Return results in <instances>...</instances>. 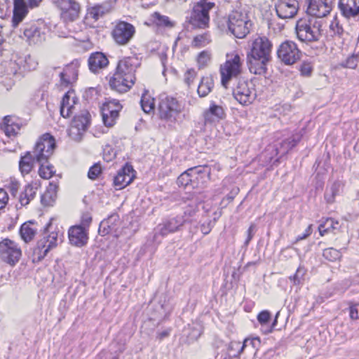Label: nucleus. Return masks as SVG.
I'll return each mask as SVG.
<instances>
[{
	"mask_svg": "<svg viewBox=\"0 0 359 359\" xmlns=\"http://www.w3.org/2000/svg\"><path fill=\"white\" fill-rule=\"evenodd\" d=\"M137 65L136 57H127L119 60L116 72L109 80L111 89L121 93L128 91L135 83Z\"/></svg>",
	"mask_w": 359,
	"mask_h": 359,
	"instance_id": "1",
	"label": "nucleus"
},
{
	"mask_svg": "<svg viewBox=\"0 0 359 359\" xmlns=\"http://www.w3.org/2000/svg\"><path fill=\"white\" fill-rule=\"evenodd\" d=\"M56 147L55 140L49 133L43 134L36 143L34 148V157L40 164L39 174L43 179H49L53 176V167L44 165L48 158L53 154Z\"/></svg>",
	"mask_w": 359,
	"mask_h": 359,
	"instance_id": "2",
	"label": "nucleus"
},
{
	"mask_svg": "<svg viewBox=\"0 0 359 359\" xmlns=\"http://www.w3.org/2000/svg\"><path fill=\"white\" fill-rule=\"evenodd\" d=\"M51 218L44 228V236L38 241L33 250L32 260L34 262H41L48 252L57 245L58 232L52 229Z\"/></svg>",
	"mask_w": 359,
	"mask_h": 359,
	"instance_id": "3",
	"label": "nucleus"
},
{
	"mask_svg": "<svg viewBox=\"0 0 359 359\" xmlns=\"http://www.w3.org/2000/svg\"><path fill=\"white\" fill-rule=\"evenodd\" d=\"M215 13H216L215 3L208 0H200L193 7L189 22H209Z\"/></svg>",
	"mask_w": 359,
	"mask_h": 359,
	"instance_id": "4",
	"label": "nucleus"
},
{
	"mask_svg": "<svg viewBox=\"0 0 359 359\" xmlns=\"http://www.w3.org/2000/svg\"><path fill=\"white\" fill-rule=\"evenodd\" d=\"M233 95L235 99L242 105H249L257 97L255 85L251 81L240 79L233 89Z\"/></svg>",
	"mask_w": 359,
	"mask_h": 359,
	"instance_id": "5",
	"label": "nucleus"
},
{
	"mask_svg": "<svg viewBox=\"0 0 359 359\" xmlns=\"http://www.w3.org/2000/svg\"><path fill=\"white\" fill-rule=\"evenodd\" d=\"M182 111V106L174 97L162 99L158 105L159 116L161 119L174 122Z\"/></svg>",
	"mask_w": 359,
	"mask_h": 359,
	"instance_id": "6",
	"label": "nucleus"
},
{
	"mask_svg": "<svg viewBox=\"0 0 359 359\" xmlns=\"http://www.w3.org/2000/svg\"><path fill=\"white\" fill-rule=\"evenodd\" d=\"M241 60L238 54L226 61L220 67L221 83L225 88L233 77L238 76L241 72Z\"/></svg>",
	"mask_w": 359,
	"mask_h": 359,
	"instance_id": "7",
	"label": "nucleus"
},
{
	"mask_svg": "<svg viewBox=\"0 0 359 359\" xmlns=\"http://www.w3.org/2000/svg\"><path fill=\"white\" fill-rule=\"evenodd\" d=\"M278 59L286 65H291L301 58L302 52L292 41L283 42L277 50Z\"/></svg>",
	"mask_w": 359,
	"mask_h": 359,
	"instance_id": "8",
	"label": "nucleus"
},
{
	"mask_svg": "<svg viewBox=\"0 0 359 359\" xmlns=\"http://www.w3.org/2000/svg\"><path fill=\"white\" fill-rule=\"evenodd\" d=\"M22 252L14 241L5 238L0 242V258L10 265L15 264L20 259Z\"/></svg>",
	"mask_w": 359,
	"mask_h": 359,
	"instance_id": "9",
	"label": "nucleus"
},
{
	"mask_svg": "<svg viewBox=\"0 0 359 359\" xmlns=\"http://www.w3.org/2000/svg\"><path fill=\"white\" fill-rule=\"evenodd\" d=\"M90 114L87 111H83L80 114L74 117L71 127L69 130V135L76 141H80L83 133L88 129L90 123Z\"/></svg>",
	"mask_w": 359,
	"mask_h": 359,
	"instance_id": "10",
	"label": "nucleus"
},
{
	"mask_svg": "<svg viewBox=\"0 0 359 359\" xmlns=\"http://www.w3.org/2000/svg\"><path fill=\"white\" fill-rule=\"evenodd\" d=\"M121 109V104L116 100H109L103 104L101 108V113L105 126L112 127L115 124Z\"/></svg>",
	"mask_w": 359,
	"mask_h": 359,
	"instance_id": "11",
	"label": "nucleus"
},
{
	"mask_svg": "<svg viewBox=\"0 0 359 359\" xmlns=\"http://www.w3.org/2000/svg\"><path fill=\"white\" fill-rule=\"evenodd\" d=\"M271 48L272 43L266 37H258L252 42L250 50L247 55L271 59Z\"/></svg>",
	"mask_w": 359,
	"mask_h": 359,
	"instance_id": "12",
	"label": "nucleus"
},
{
	"mask_svg": "<svg viewBox=\"0 0 359 359\" xmlns=\"http://www.w3.org/2000/svg\"><path fill=\"white\" fill-rule=\"evenodd\" d=\"M135 28L132 24H116L112 31V36L116 43L127 44L133 37Z\"/></svg>",
	"mask_w": 359,
	"mask_h": 359,
	"instance_id": "13",
	"label": "nucleus"
},
{
	"mask_svg": "<svg viewBox=\"0 0 359 359\" xmlns=\"http://www.w3.org/2000/svg\"><path fill=\"white\" fill-rule=\"evenodd\" d=\"M54 2L62 11V18L65 21H74L79 15L80 6L73 0H55Z\"/></svg>",
	"mask_w": 359,
	"mask_h": 359,
	"instance_id": "14",
	"label": "nucleus"
},
{
	"mask_svg": "<svg viewBox=\"0 0 359 359\" xmlns=\"http://www.w3.org/2000/svg\"><path fill=\"white\" fill-rule=\"evenodd\" d=\"M187 222V219L177 215L175 217L170 218L159 224L156 228L157 233L162 236L180 230L183 224Z\"/></svg>",
	"mask_w": 359,
	"mask_h": 359,
	"instance_id": "15",
	"label": "nucleus"
},
{
	"mask_svg": "<svg viewBox=\"0 0 359 359\" xmlns=\"http://www.w3.org/2000/svg\"><path fill=\"white\" fill-rule=\"evenodd\" d=\"M88 231L81 225L71 226L68 231L69 243L79 248L86 245L88 240Z\"/></svg>",
	"mask_w": 359,
	"mask_h": 359,
	"instance_id": "16",
	"label": "nucleus"
},
{
	"mask_svg": "<svg viewBox=\"0 0 359 359\" xmlns=\"http://www.w3.org/2000/svg\"><path fill=\"white\" fill-rule=\"evenodd\" d=\"M333 0H310L307 12L316 18H323L332 10Z\"/></svg>",
	"mask_w": 359,
	"mask_h": 359,
	"instance_id": "17",
	"label": "nucleus"
},
{
	"mask_svg": "<svg viewBox=\"0 0 359 359\" xmlns=\"http://www.w3.org/2000/svg\"><path fill=\"white\" fill-rule=\"evenodd\" d=\"M115 1H107L101 4H97L87 9L86 19L97 21L105 15L109 13L114 8Z\"/></svg>",
	"mask_w": 359,
	"mask_h": 359,
	"instance_id": "18",
	"label": "nucleus"
},
{
	"mask_svg": "<svg viewBox=\"0 0 359 359\" xmlns=\"http://www.w3.org/2000/svg\"><path fill=\"white\" fill-rule=\"evenodd\" d=\"M296 33L298 39L302 41H317L320 36V29L316 24H296Z\"/></svg>",
	"mask_w": 359,
	"mask_h": 359,
	"instance_id": "19",
	"label": "nucleus"
},
{
	"mask_svg": "<svg viewBox=\"0 0 359 359\" xmlns=\"http://www.w3.org/2000/svg\"><path fill=\"white\" fill-rule=\"evenodd\" d=\"M135 177L132 165L126 164L118 170L114 178V184L117 189H121L130 184Z\"/></svg>",
	"mask_w": 359,
	"mask_h": 359,
	"instance_id": "20",
	"label": "nucleus"
},
{
	"mask_svg": "<svg viewBox=\"0 0 359 359\" xmlns=\"http://www.w3.org/2000/svg\"><path fill=\"white\" fill-rule=\"evenodd\" d=\"M22 126V121L17 117L6 116L3 119L1 128L8 137H15Z\"/></svg>",
	"mask_w": 359,
	"mask_h": 359,
	"instance_id": "21",
	"label": "nucleus"
},
{
	"mask_svg": "<svg viewBox=\"0 0 359 359\" xmlns=\"http://www.w3.org/2000/svg\"><path fill=\"white\" fill-rule=\"evenodd\" d=\"M203 115L205 123H211L224 118L226 113L223 107L211 102L209 108L204 111Z\"/></svg>",
	"mask_w": 359,
	"mask_h": 359,
	"instance_id": "22",
	"label": "nucleus"
},
{
	"mask_svg": "<svg viewBox=\"0 0 359 359\" xmlns=\"http://www.w3.org/2000/svg\"><path fill=\"white\" fill-rule=\"evenodd\" d=\"M189 169L196 170V172L191 173V189L199 187L203 184L210 175V169L207 165H198L190 168Z\"/></svg>",
	"mask_w": 359,
	"mask_h": 359,
	"instance_id": "23",
	"label": "nucleus"
},
{
	"mask_svg": "<svg viewBox=\"0 0 359 359\" xmlns=\"http://www.w3.org/2000/svg\"><path fill=\"white\" fill-rule=\"evenodd\" d=\"M297 1H285L276 6V13L280 18L290 19L297 14Z\"/></svg>",
	"mask_w": 359,
	"mask_h": 359,
	"instance_id": "24",
	"label": "nucleus"
},
{
	"mask_svg": "<svg viewBox=\"0 0 359 359\" xmlns=\"http://www.w3.org/2000/svg\"><path fill=\"white\" fill-rule=\"evenodd\" d=\"M271 59L247 55L249 70L254 74L262 75L266 72V65Z\"/></svg>",
	"mask_w": 359,
	"mask_h": 359,
	"instance_id": "25",
	"label": "nucleus"
},
{
	"mask_svg": "<svg viewBox=\"0 0 359 359\" xmlns=\"http://www.w3.org/2000/svg\"><path fill=\"white\" fill-rule=\"evenodd\" d=\"M88 67L93 73H97L100 70L107 67L109 60L107 56L101 52L92 53L88 58Z\"/></svg>",
	"mask_w": 359,
	"mask_h": 359,
	"instance_id": "26",
	"label": "nucleus"
},
{
	"mask_svg": "<svg viewBox=\"0 0 359 359\" xmlns=\"http://www.w3.org/2000/svg\"><path fill=\"white\" fill-rule=\"evenodd\" d=\"M78 24H48V28L59 37L72 36L80 28H76Z\"/></svg>",
	"mask_w": 359,
	"mask_h": 359,
	"instance_id": "27",
	"label": "nucleus"
},
{
	"mask_svg": "<svg viewBox=\"0 0 359 359\" xmlns=\"http://www.w3.org/2000/svg\"><path fill=\"white\" fill-rule=\"evenodd\" d=\"M339 6L343 15L348 19L359 14V0H339Z\"/></svg>",
	"mask_w": 359,
	"mask_h": 359,
	"instance_id": "28",
	"label": "nucleus"
},
{
	"mask_svg": "<svg viewBox=\"0 0 359 359\" xmlns=\"http://www.w3.org/2000/svg\"><path fill=\"white\" fill-rule=\"evenodd\" d=\"M74 98L73 91H68L63 96L60 104V114L62 117L68 118L73 114L74 105L76 103Z\"/></svg>",
	"mask_w": 359,
	"mask_h": 359,
	"instance_id": "29",
	"label": "nucleus"
},
{
	"mask_svg": "<svg viewBox=\"0 0 359 359\" xmlns=\"http://www.w3.org/2000/svg\"><path fill=\"white\" fill-rule=\"evenodd\" d=\"M29 27L24 29V35L29 43H38L45 39L44 34L34 24H28Z\"/></svg>",
	"mask_w": 359,
	"mask_h": 359,
	"instance_id": "30",
	"label": "nucleus"
},
{
	"mask_svg": "<svg viewBox=\"0 0 359 359\" xmlns=\"http://www.w3.org/2000/svg\"><path fill=\"white\" fill-rule=\"evenodd\" d=\"M36 162L34 157V151L32 154L30 151H27L25 156H22L19 161V169L21 173L25 175L30 172L34 167V163Z\"/></svg>",
	"mask_w": 359,
	"mask_h": 359,
	"instance_id": "31",
	"label": "nucleus"
},
{
	"mask_svg": "<svg viewBox=\"0 0 359 359\" xmlns=\"http://www.w3.org/2000/svg\"><path fill=\"white\" fill-rule=\"evenodd\" d=\"M35 223L33 221H28L22 224L20 229V234L25 243H29L35 236L37 228L34 226Z\"/></svg>",
	"mask_w": 359,
	"mask_h": 359,
	"instance_id": "32",
	"label": "nucleus"
},
{
	"mask_svg": "<svg viewBox=\"0 0 359 359\" xmlns=\"http://www.w3.org/2000/svg\"><path fill=\"white\" fill-rule=\"evenodd\" d=\"M27 13V6L24 0H14L13 22H20Z\"/></svg>",
	"mask_w": 359,
	"mask_h": 359,
	"instance_id": "33",
	"label": "nucleus"
},
{
	"mask_svg": "<svg viewBox=\"0 0 359 359\" xmlns=\"http://www.w3.org/2000/svg\"><path fill=\"white\" fill-rule=\"evenodd\" d=\"M214 87V80L212 76H205L201 78L198 84L197 93L200 97H206Z\"/></svg>",
	"mask_w": 359,
	"mask_h": 359,
	"instance_id": "34",
	"label": "nucleus"
},
{
	"mask_svg": "<svg viewBox=\"0 0 359 359\" xmlns=\"http://www.w3.org/2000/svg\"><path fill=\"white\" fill-rule=\"evenodd\" d=\"M249 344L254 346V340L246 339L243 344L239 341H231L228 346V354L230 357H238L243 351L244 348Z\"/></svg>",
	"mask_w": 359,
	"mask_h": 359,
	"instance_id": "35",
	"label": "nucleus"
},
{
	"mask_svg": "<svg viewBox=\"0 0 359 359\" xmlns=\"http://www.w3.org/2000/svg\"><path fill=\"white\" fill-rule=\"evenodd\" d=\"M20 67L22 69L23 72H30L35 70L39 65V62L37 58L31 55L30 54L26 55L25 56L18 55V61Z\"/></svg>",
	"mask_w": 359,
	"mask_h": 359,
	"instance_id": "36",
	"label": "nucleus"
},
{
	"mask_svg": "<svg viewBox=\"0 0 359 359\" xmlns=\"http://www.w3.org/2000/svg\"><path fill=\"white\" fill-rule=\"evenodd\" d=\"M36 190L37 187H34L32 184L26 185L18 196V201L20 205L22 206L28 205L34 198Z\"/></svg>",
	"mask_w": 359,
	"mask_h": 359,
	"instance_id": "37",
	"label": "nucleus"
},
{
	"mask_svg": "<svg viewBox=\"0 0 359 359\" xmlns=\"http://www.w3.org/2000/svg\"><path fill=\"white\" fill-rule=\"evenodd\" d=\"M184 334L187 338V343L196 341L202 334V327L198 324L188 325L184 330Z\"/></svg>",
	"mask_w": 359,
	"mask_h": 359,
	"instance_id": "38",
	"label": "nucleus"
},
{
	"mask_svg": "<svg viewBox=\"0 0 359 359\" xmlns=\"http://www.w3.org/2000/svg\"><path fill=\"white\" fill-rule=\"evenodd\" d=\"M229 31L236 38L243 39L250 32L248 24H226Z\"/></svg>",
	"mask_w": 359,
	"mask_h": 359,
	"instance_id": "39",
	"label": "nucleus"
},
{
	"mask_svg": "<svg viewBox=\"0 0 359 359\" xmlns=\"http://www.w3.org/2000/svg\"><path fill=\"white\" fill-rule=\"evenodd\" d=\"M57 186L53 182H50L46 191L41 195V201L44 205H51L56 196Z\"/></svg>",
	"mask_w": 359,
	"mask_h": 359,
	"instance_id": "40",
	"label": "nucleus"
},
{
	"mask_svg": "<svg viewBox=\"0 0 359 359\" xmlns=\"http://www.w3.org/2000/svg\"><path fill=\"white\" fill-rule=\"evenodd\" d=\"M341 183L339 181L334 182L330 187L326 188L324 198L327 203H332L335 197L339 194Z\"/></svg>",
	"mask_w": 359,
	"mask_h": 359,
	"instance_id": "41",
	"label": "nucleus"
},
{
	"mask_svg": "<svg viewBox=\"0 0 359 359\" xmlns=\"http://www.w3.org/2000/svg\"><path fill=\"white\" fill-rule=\"evenodd\" d=\"M18 55H13L12 58L8 61L6 65V72L8 75H16L23 72L21 65L18 62Z\"/></svg>",
	"mask_w": 359,
	"mask_h": 359,
	"instance_id": "42",
	"label": "nucleus"
},
{
	"mask_svg": "<svg viewBox=\"0 0 359 359\" xmlns=\"http://www.w3.org/2000/svg\"><path fill=\"white\" fill-rule=\"evenodd\" d=\"M338 226L339 222L337 221L334 220L332 218H327L319 225V233L320 236H324L327 232L337 229Z\"/></svg>",
	"mask_w": 359,
	"mask_h": 359,
	"instance_id": "43",
	"label": "nucleus"
},
{
	"mask_svg": "<svg viewBox=\"0 0 359 359\" xmlns=\"http://www.w3.org/2000/svg\"><path fill=\"white\" fill-rule=\"evenodd\" d=\"M196 172V170L187 169L186 171L182 172L177 180V184L179 187H183L184 188H191V173Z\"/></svg>",
	"mask_w": 359,
	"mask_h": 359,
	"instance_id": "44",
	"label": "nucleus"
},
{
	"mask_svg": "<svg viewBox=\"0 0 359 359\" xmlns=\"http://www.w3.org/2000/svg\"><path fill=\"white\" fill-rule=\"evenodd\" d=\"M248 15L242 10H234L229 15L228 22H249Z\"/></svg>",
	"mask_w": 359,
	"mask_h": 359,
	"instance_id": "45",
	"label": "nucleus"
},
{
	"mask_svg": "<svg viewBox=\"0 0 359 359\" xmlns=\"http://www.w3.org/2000/svg\"><path fill=\"white\" fill-rule=\"evenodd\" d=\"M189 201V202L187 205L183 208L184 215H180V217H184V218L187 219V221L189 217H192L196 213L198 209V203L196 198H192Z\"/></svg>",
	"mask_w": 359,
	"mask_h": 359,
	"instance_id": "46",
	"label": "nucleus"
},
{
	"mask_svg": "<svg viewBox=\"0 0 359 359\" xmlns=\"http://www.w3.org/2000/svg\"><path fill=\"white\" fill-rule=\"evenodd\" d=\"M359 62V54L353 53L349 55L345 60L339 63V65L344 68L355 69Z\"/></svg>",
	"mask_w": 359,
	"mask_h": 359,
	"instance_id": "47",
	"label": "nucleus"
},
{
	"mask_svg": "<svg viewBox=\"0 0 359 359\" xmlns=\"http://www.w3.org/2000/svg\"><path fill=\"white\" fill-rule=\"evenodd\" d=\"M140 104L142 110L147 114L154 109V100L147 94L142 95Z\"/></svg>",
	"mask_w": 359,
	"mask_h": 359,
	"instance_id": "48",
	"label": "nucleus"
},
{
	"mask_svg": "<svg viewBox=\"0 0 359 359\" xmlns=\"http://www.w3.org/2000/svg\"><path fill=\"white\" fill-rule=\"evenodd\" d=\"M211 60V53L209 50H203L197 57V64L199 69L205 67Z\"/></svg>",
	"mask_w": 359,
	"mask_h": 359,
	"instance_id": "49",
	"label": "nucleus"
},
{
	"mask_svg": "<svg viewBox=\"0 0 359 359\" xmlns=\"http://www.w3.org/2000/svg\"><path fill=\"white\" fill-rule=\"evenodd\" d=\"M323 255L325 259L330 262H334L341 257V253L339 250L335 248H328L323 250Z\"/></svg>",
	"mask_w": 359,
	"mask_h": 359,
	"instance_id": "50",
	"label": "nucleus"
},
{
	"mask_svg": "<svg viewBox=\"0 0 359 359\" xmlns=\"http://www.w3.org/2000/svg\"><path fill=\"white\" fill-rule=\"evenodd\" d=\"M306 270L304 267L299 266L296 273L293 275L289 277L290 281L293 283L294 285H299L302 283L304 280V277L306 274Z\"/></svg>",
	"mask_w": 359,
	"mask_h": 359,
	"instance_id": "51",
	"label": "nucleus"
},
{
	"mask_svg": "<svg viewBox=\"0 0 359 359\" xmlns=\"http://www.w3.org/2000/svg\"><path fill=\"white\" fill-rule=\"evenodd\" d=\"M300 137L299 135H293L288 139L285 140L281 143V147L283 149V152H287L288 150L292 149L299 142Z\"/></svg>",
	"mask_w": 359,
	"mask_h": 359,
	"instance_id": "52",
	"label": "nucleus"
},
{
	"mask_svg": "<svg viewBox=\"0 0 359 359\" xmlns=\"http://www.w3.org/2000/svg\"><path fill=\"white\" fill-rule=\"evenodd\" d=\"M210 41L209 36L207 34L198 35L194 38L192 45L195 47H203Z\"/></svg>",
	"mask_w": 359,
	"mask_h": 359,
	"instance_id": "53",
	"label": "nucleus"
},
{
	"mask_svg": "<svg viewBox=\"0 0 359 359\" xmlns=\"http://www.w3.org/2000/svg\"><path fill=\"white\" fill-rule=\"evenodd\" d=\"M119 223V216L117 214H112L109 216L107 219L102 220V226H109V224L114 229V231L116 230V226Z\"/></svg>",
	"mask_w": 359,
	"mask_h": 359,
	"instance_id": "54",
	"label": "nucleus"
},
{
	"mask_svg": "<svg viewBox=\"0 0 359 359\" xmlns=\"http://www.w3.org/2000/svg\"><path fill=\"white\" fill-rule=\"evenodd\" d=\"M301 74L304 76H311L313 71V66L311 62L304 61L299 66Z\"/></svg>",
	"mask_w": 359,
	"mask_h": 359,
	"instance_id": "55",
	"label": "nucleus"
},
{
	"mask_svg": "<svg viewBox=\"0 0 359 359\" xmlns=\"http://www.w3.org/2000/svg\"><path fill=\"white\" fill-rule=\"evenodd\" d=\"M101 167L100 164L95 163L88 170V177L90 180H95L98 175L101 173Z\"/></svg>",
	"mask_w": 359,
	"mask_h": 359,
	"instance_id": "56",
	"label": "nucleus"
},
{
	"mask_svg": "<svg viewBox=\"0 0 359 359\" xmlns=\"http://www.w3.org/2000/svg\"><path fill=\"white\" fill-rule=\"evenodd\" d=\"M271 318V313L269 311H261L257 316V320L261 325H266Z\"/></svg>",
	"mask_w": 359,
	"mask_h": 359,
	"instance_id": "57",
	"label": "nucleus"
},
{
	"mask_svg": "<svg viewBox=\"0 0 359 359\" xmlns=\"http://www.w3.org/2000/svg\"><path fill=\"white\" fill-rule=\"evenodd\" d=\"M196 73L194 69H189L184 74V82L190 86L193 83L194 78L196 77Z\"/></svg>",
	"mask_w": 359,
	"mask_h": 359,
	"instance_id": "58",
	"label": "nucleus"
},
{
	"mask_svg": "<svg viewBox=\"0 0 359 359\" xmlns=\"http://www.w3.org/2000/svg\"><path fill=\"white\" fill-rule=\"evenodd\" d=\"M8 201V195L7 192L3 189H0V210L6 205Z\"/></svg>",
	"mask_w": 359,
	"mask_h": 359,
	"instance_id": "59",
	"label": "nucleus"
},
{
	"mask_svg": "<svg viewBox=\"0 0 359 359\" xmlns=\"http://www.w3.org/2000/svg\"><path fill=\"white\" fill-rule=\"evenodd\" d=\"M92 222V217L88 212L83 213L81 217V224L87 229Z\"/></svg>",
	"mask_w": 359,
	"mask_h": 359,
	"instance_id": "60",
	"label": "nucleus"
},
{
	"mask_svg": "<svg viewBox=\"0 0 359 359\" xmlns=\"http://www.w3.org/2000/svg\"><path fill=\"white\" fill-rule=\"evenodd\" d=\"M255 224H251V225L249 226L248 231H247V234H248V236H247V238L245 241V245L247 246L248 245L249 243L250 242V241L252 240V237L254 236V234H255Z\"/></svg>",
	"mask_w": 359,
	"mask_h": 359,
	"instance_id": "61",
	"label": "nucleus"
},
{
	"mask_svg": "<svg viewBox=\"0 0 359 359\" xmlns=\"http://www.w3.org/2000/svg\"><path fill=\"white\" fill-rule=\"evenodd\" d=\"M359 304H354L350 306V318L353 320L359 318V311L358 306Z\"/></svg>",
	"mask_w": 359,
	"mask_h": 359,
	"instance_id": "62",
	"label": "nucleus"
},
{
	"mask_svg": "<svg viewBox=\"0 0 359 359\" xmlns=\"http://www.w3.org/2000/svg\"><path fill=\"white\" fill-rule=\"evenodd\" d=\"M152 17L154 18V20H157L158 21V22H170L168 17L163 15L158 12H155L152 15Z\"/></svg>",
	"mask_w": 359,
	"mask_h": 359,
	"instance_id": "63",
	"label": "nucleus"
},
{
	"mask_svg": "<svg viewBox=\"0 0 359 359\" xmlns=\"http://www.w3.org/2000/svg\"><path fill=\"white\" fill-rule=\"evenodd\" d=\"M114 229L111 227V226L109 224V226H102V221L100 222V227H99V233L102 236H105L107 234H109L110 232L113 231Z\"/></svg>",
	"mask_w": 359,
	"mask_h": 359,
	"instance_id": "64",
	"label": "nucleus"
}]
</instances>
